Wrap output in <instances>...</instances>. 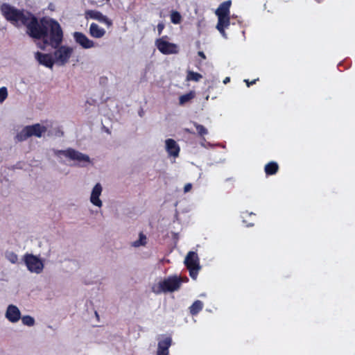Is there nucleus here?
I'll list each match as a JSON object with an SVG mask.
<instances>
[{
	"label": "nucleus",
	"mask_w": 355,
	"mask_h": 355,
	"mask_svg": "<svg viewBox=\"0 0 355 355\" xmlns=\"http://www.w3.org/2000/svg\"><path fill=\"white\" fill-rule=\"evenodd\" d=\"M2 15L16 27L25 26L26 33L35 40V44L42 50L46 45L58 46L63 40V31L60 24L51 18H42L40 21L32 13L19 10L8 4L3 3L0 8Z\"/></svg>",
	"instance_id": "f257e3e1"
},
{
	"label": "nucleus",
	"mask_w": 355,
	"mask_h": 355,
	"mask_svg": "<svg viewBox=\"0 0 355 355\" xmlns=\"http://www.w3.org/2000/svg\"><path fill=\"white\" fill-rule=\"evenodd\" d=\"M53 154L60 162H69L73 166L88 168L94 164L93 159L88 155L72 148L53 150Z\"/></svg>",
	"instance_id": "f03ea898"
},
{
	"label": "nucleus",
	"mask_w": 355,
	"mask_h": 355,
	"mask_svg": "<svg viewBox=\"0 0 355 355\" xmlns=\"http://www.w3.org/2000/svg\"><path fill=\"white\" fill-rule=\"evenodd\" d=\"M231 1H226L220 4L216 9L215 14L218 17L216 29L225 39L227 38L225 29L230 25V6Z\"/></svg>",
	"instance_id": "7ed1b4c3"
},
{
	"label": "nucleus",
	"mask_w": 355,
	"mask_h": 355,
	"mask_svg": "<svg viewBox=\"0 0 355 355\" xmlns=\"http://www.w3.org/2000/svg\"><path fill=\"white\" fill-rule=\"evenodd\" d=\"M188 280L187 277H185L184 280H183L181 277L177 275L170 276L159 282L157 284H155L152 289L153 291L157 294L173 292L179 289L183 281L187 282Z\"/></svg>",
	"instance_id": "20e7f679"
},
{
	"label": "nucleus",
	"mask_w": 355,
	"mask_h": 355,
	"mask_svg": "<svg viewBox=\"0 0 355 355\" xmlns=\"http://www.w3.org/2000/svg\"><path fill=\"white\" fill-rule=\"evenodd\" d=\"M62 41L56 46H52L50 44H46L55 49L53 54L54 61L55 64L58 66H63L67 64L73 53V49L69 46L60 45Z\"/></svg>",
	"instance_id": "39448f33"
},
{
	"label": "nucleus",
	"mask_w": 355,
	"mask_h": 355,
	"mask_svg": "<svg viewBox=\"0 0 355 355\" xmlns=\"http://www.w3.org/2000/svg\"><path fill=\"white\" fill-rule=\"evenodd\" d=\"M184 263L189 271L191 277L196 279L201 268L198 254L193 251L189 252L184 259Z\"/></svg>",
	"instance_id": "423d86ee"
},
{
	"label": "nucleus",
	"mask_w": 355,
	"mask_h": 355,
	"mask_svg": "<svg viewBox=\"0 0 355 355\" xmlns=\"http://www.w3.org/2000/svg\"><path fill=\"white\" fill-rule=\"evenodd\" d=\"M23 259L27 269L31 272L40 274L43 271L44 265L43 261L38 257L32 254H26Z\"/></svg>",
	"instance_id": "0eeeda50"
},
{
	"label": "nucleus",
	"mask_w": 355,
	"mask_h": 355,
	"mask_svg": "<svg viewBox=\"0 0 355 355\" xmlns=\"http://www.w3.org/2000/svg\"><path fill=\"white\" fill-rule=\"evenodd\" d=\"M166 36H163L155 40L157 49L164 55L176 54L179 52V47L174 43L169 42Z\"/></svg>",
	"instance_id": "6e6552de"
},
{
	"label": "nucleus",
	"mask_w": 355,
	"mask_h": 355,
	"mask_svg": "<svg viewBox=\"0 0 355 355\" xmlns=\"http://www.w3.org/2000/svg\"><path fill=\"white\" fill-rule=\"evenodd\" d=\"M164 148L168 154V157L171 159V162L174 163L175 159L179 157L180 147L178 142L173 139H167L164 141Z\"/></svg>",
	"instance_id": "1a4fd4ad"
},
{
	"label": "nucleus",
	"mask_w": 355,
	"mask_h": 355,
	"mask_svg": "<svg viewBox=\"0 0 355 355\" xmlns=\"http://www.w3.org/2000/svg\"><path fill=\"white\" fill-rule=\"evenodd\" d=\"M85 18L87 20H96L101 23L105 24L107 27H110L112 25V20L97 10H87L85 12Z\"/></svg>",
	"instance_id": "9d476101"
},
{
	"label": "nucleus",
	"mask_w": 355,
	"mask_h": 355,
	"mask_svg": "<svg viewBox=\"0 0 355 355\" xmlns=\"http://www.w3.org/2000/svg\"><path fill=\"white\" fill-rule=\"evenodd\" d=\"M34 58L40 65L49 69H52L53 65L55 64L53 53H44L37 51L34 53Z\"/></svg>",
	"instance_id": "9b49d317"
},
{
	"label": "nucleus",
	"mask_w": 355,
	"mask_h": 355,
	"mask_svg": "<svg viewBox=\"0 0 355 355\" xmlns=\"http://www.w3.org/2000/svg\"><path fill=\"white\" fill-rule=\"evenodd\" d=\"M172 345L171 336H162L158 338L157 355H169V348Z\"/></svg>",
	"instance_id": "f8f14e48"
},
{
	"label": "nucleus",
	"mask_w": 355,
	"mask_h": 355,
	"mask_svg": "<svg viewBox=\"0 0 355 355\" xmlns=\"http://www.w3.org/2000/svg\"><path fill=\"white\" fill-rule=\"evenodd\" d=\"M73 37L75 42L83 49H88L96 46V43L81 32H74Z\"/></svg>",
	"instance_id": "ddd939ff"
},
{
	"label": "nucleus",
	"mask_w": 355,
	"mask_h": 355,
	"mask_svg": "<svg viewBox=\"0 0 355 355\" xmlns=\"http://www.w3.org/2000/svg\"><path fill=\"white\" fill-rule=\"evenodd\" d=\"M103 191V187L101 184L96 183L92 189L89 201L95 207L101 208L103 206V202L100 198Z\"/></svg>",
	"instance_id": "4468645a"
},
{
	"label": "nucleus",
	"mask_w": 355,
	"mask_h": 355,
	"mask_svg": "<svg viewBox=\"0 0 355 355\" xmlns=\"http://www.w3.org/2000/svg\"><path fill=\"white\" fill-rule=\"evenodd\" d=\"M31 137H42L50 127L48 122L43 123H35L31 125H27Z\"/></svg>",
	"instance_id": "2eb2a0df"
},
{
	"label": "nucleus",
	"mask_w": 355,
	"mask_h": 355,
	"mask_svg": "<svg viewBox=\"0 0 355 355\" xmlns=\"http://www.w3.org/2000/svg\"><path fill=\"white\" fill-rule=\"evenodd\" d=\"M5 317L9 322L16 323L21 319V311L17 306L10 304L6 311Z\"/></svg>",
	"instance_id": "dca6fc26"
},
{
	"label": "nucleus",
	"mask_w": 355,
	"mask_h": 355,
	"mask_svg": "<svg viewBox=\"0 0 355 355\" xmlns=\"http://www.w3.org/2000/svg\"><path fill=\"white\" fill-rule=\"evenodd\" d=\"M89 32L90 35L94 38H101L103 37L106 31L104 28L100 27L96 23H92L89 26Z\"/></svg>",
	"instance_id": "f3484780"
},
{
	"label": "nucleus",
	"mask_w": 355,
	"mask_h": 355,
	"mask_svg": "<svg viewBox=\"0 0 355 355\" xmlns=\"http://www.w3.org/2000/svg\"><path fill=\"white\" fill-rule=\"evenodd\" d=\"M278 168L279 166L277 162H270L265 166V173L268 175H274L277 172Z\"/></svg>",
	"instance_id": "a211bd4d"
},
{
	"label": "nucleus",
	"mask_w": 355,
	"mask_h": 355,
	"mask_svg": "<svg viewBox=\"0 0 355 355\" xmlns=\"http://www.w3.org/2000/svg\"><path fill=\"white\" fill-rule=\"evenodd\" d=\"M203 308V303L200 300H196L189 307L191 315H197Z\"/></svg>",
	"instance_id": "6ab92c4d"
},
{
	"label": "nucleus",
	"mask_w": 355,
	"mask_h": 355,
	"mask_svg": "<svg viewBox=\"0 0 355 355\" xmlns=\"http://www.w3.org/2000/svg\"><path fill=\"white\" fill-rule=\"evenodd\" d=\"M147 243L146 236L140 232L139 234V239L131 243V245L135 248H139L141 246H145Z\"/></svg>",
	"instance_id": "aec40b11"
},
{
	"label": "nucleus",
	"mask_w": 355,
	"mask_h": 355,
	"mask_svg": "<svg viewBox=\"0 0 355 355\" xmlns=\"http://www.w3.org/2000/svg\"><path fill=\"white\" fill-rule=\"evenodd\" d=\"M30 137L31 135L28 129V126H26L19 133H17L16 135V139L18 141H22L26 140Z\"/></svg>",
	"instance_id": "412c9836"
},
{
	"label": "nucleus",
	"mask_w": 355,
	"mask_h": 355,
	"mask_svg": "<svg viewBox=\"0 0 355 355\" xmlns=\"http://www.w3.org/2000/svg\"><path fill=\"white\" fill-rule=\"evenodd\" d=\"M202 78V76L200 73L193 71H188L186 80L187 81L198 82Z\"/></svg>",
	"instance_id": "4be33fe9"
},
{
	"label": "nucleus",
	"mask_w": 355,
	"mask_h": 355,
	"mask_svg": "<svg viewBox=\"0 0 355 355\" xmlns=\"http://www.w3.org/2000/svg\"><path fill=\"white\" fill-rule=\"evenodd\" d=\"M6 259L12 264L18 263L19 259L16 253L12 251H6L5 252Z\"/></svg>",
	"instance_id": "5701e85b"
},
{
	"label": "nucleus",
	"mask_w": 355,
	"mask_h": 355,
	"mask_svg": "<svg viewBox=\"0 0 355 355\" xmlns=\"http://www.w3.org/2000/svg\"><path fill=\"white\" fill-rule=\"evenodd\" d=\"M195 96V93L193 92H190L186 94L181 96L179 98L180 105H184L186 103L189 102L191 99H193Z\"/></svg>",
	"instance_id": "b1692460"
},
{
	"label": "nucleus",
	"mask_w": 355,
	"mask_h": 355,
	"mask_svg": "<svg viewBox=\"0 0 355 355\" xmlns=\"http://www.w3.org/2000/svg\"><path fill=\"white\" fill-rule=\"evenodd\" d=\"M171 21L174 24H179L182 21V16L178 11H172L171 13Z\"/></svg>",
	"instance_id": "393cba45"
},
{
	"label": "nucleus",
	"mask_w": 355,
	"mask_h": 355,
	"mask_svg": "<svg viewBox=\"0 0 355 355\" xmlns=\"http://www.w3.org/2000/svg\"><path fill=\"white\" fill-rule=\"evenodd\" d=\"M21 318V322L23 324L26 325L28 327H32L35 324V320L33 317L30 315L23 316Z\"/></svg>",
	"instance_id": "a878e982"
},
{
	"label": "nucleus",
	"mask_w": 355,
	"mask_h": 355,
	"mask_svg": "<svg viewBox=\"0 0 355 355\" xmlns=\"http://www.w3.org/2000/svg\"><path fill=\"white\" fill-rule=\"evenodd\" d=\"M8 95V89L6 87H1L0 88V103H3L7 98Z\"/></svg>",
	"instance_id": "bb28decb"
},
{
	"label": "nucleus",
	"mask_w": 355,
	"mask_h": 355,
	"mask_svg": "<svg viewBox=\"0 0 355 355\" xmlns=\"http://www.w3.org/2000/svg\"><path fill=\"white\" fill-rule=\"evenodd\" d=\"M195 127L198 131V133L200 135H205L208 133L207 129L205 128L202 125L195 123Z\"/></svg>",
	"instance_id": "cd10ccee"
},
{
	"label": "nucleus",
	"mask_w": 355,
	"mask_h": 355,
	"mask_svg": "<svg viewBox=\"0 0 355 355\" xmlns=\"http://www.w3.org/2000/svg\"><path fill=\"white\" fill-rule=\"evenodd\" d=\"M200 145L205 148L212 146V145L210 143L207 142L205 139H203V140L200 142Z\"/></svg>",
	"instance_id": "c85d7f7f"
},
{
	"label": "nucleus",
	"mask_w": 355,
	"mask_h": 355,
	"mask_svg": "<svg viewBox=\"0 0 355 355\" xmlns=\"http://www.w3.org/2000/svg\"><path fill=\"white\" fill-rule=\"evenodd\" d=\"M192 189V184L191 183H187L185 184L184 187V192L187 193Z\"/></svg>",
	"instance_id": "c756f323"
},
{
	"label": "nucleus",
	"mask_w": 355,
	"mask_h": 355,
	"mask_svg": "<svg viewBox=\"0 0 355 355\" xmlns=\"http://www.w3.org/2000/svg\"><path fill=\"white\" fill-rule=\"evenodd\" d=\"M158 34L160 35L164 28V26L163 24H159L157 26Z\"/></svg>",
	"instance_id": "7c9ffc66"
},
{
	"label": "nucleus",
	"mask_w": 355,
	"mask_h": 355,
	"mask_svg": "<svg viewBox=\"0 0 355 355\" xmlns=\"http://www.w3.org/2000/svg\"><path fill=\"white\" fill-rule=\"evenodd\" d=\"M257 79H255V80H252V82H250L248 80H245L244 81L246 83L247 86H248V87H250V85H252L254 84V83H256V81H257Z\"/></svg>",
	"instance_id": "2f4dec72"
},
{
	"label": "nucleus",
	"mask_w": 355,
	"mask_h": 355,
	"mask_svg": "<svg viewBox=\"0 0 355 355\" xmlns=\"http://www.w3.org/2000/svg\"><path fill=\"white\" fill-rule=\"evenodd\" d=\"M198 55L200 56L202 59H206V56L202 51H199L198 53Z\"/></svg>",
	"instance_id": "473e14b6"
},
{
	"label": "nucleus",
	"mask_w": 355,
	"mask_h": 355,
	"mask_svg": "<svg viewBox=\"0 0 355 355\" xmlns=\"http://www.w3.org/2000/svg\"><path fill=\"white\" fill-rule=\"evenodd\" d=\"M230 81V77H226V78L223 80V83H224V84H227V83H228Z\"/></svg>",
	"instance_id": "72a5a7b5"
},
{
	"label": "nucleus",
	"mask_w": 355,
	"mask_h": 355,
	"mask_svg": "<svg viewBox=\"0 0 355 355\" xmlns=\"http://www.w3.org/2000/svg\"><path fill=\"white\" fill-rule=\"evenodd\" d=\"M103 1L109 2L110 0H102Z\"/></svg>",
	"instance_id": "f704fd0d"
},
{
	"label": "nucleus",
	"mask_w": 355,
	"mask_h": 355,
	"mask_svg": "<svg viewBox=\"0 0 355 355\" xmlns=\"http://www.w3.org/2000/svg\"><path fill=\"white\" fill-rule=\"evenodd\" d=\"M200 296L202 297H205V294H201Z\"/></svg>",
	"instance_id": "c9c22d12"
},
{
	"label": "nucleus",
	"mask_w": 355,
	"mask_h": 355,
	"mask_svg": "<svg viewBox=\"0 0 355 355\" xmlns=\"http://www.w3.org/2000/svg\"><path fill=\"white\" fill-rule=\"evenodd\" d=\"M252 224L247 225V226H248V227L252 226Z\"/></svg>",
	"instance_id": "e433bc0d"
}]
</instances>
